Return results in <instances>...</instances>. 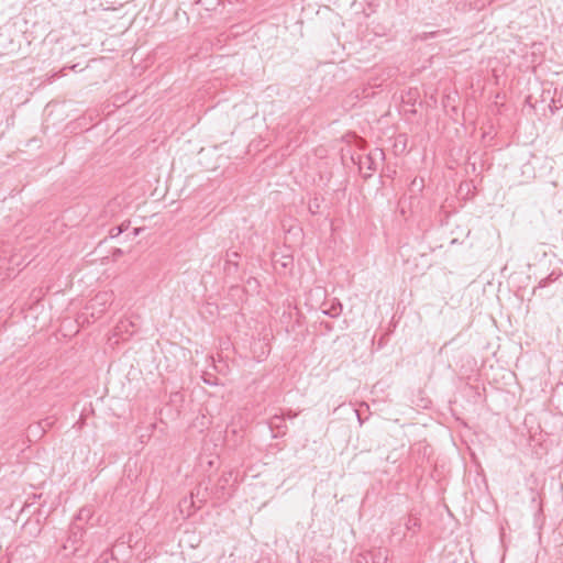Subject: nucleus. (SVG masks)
<instances>
[{"label":"nucleus","instance_id":"nucleus-1","mask_svg":"<svg viewBox=\"0 0 563 563\" xmlns=\"http://www.w3.org/2000/svg\"><path fill=\"white\" fill-rule=\"evenodd\" d=\"M385 156L383 150L375 148L374 151L369 152L368 154L364 156H360L358 158V167L361 170L366 169L368 170L367 174H364L363 177L369 178L372 176V173L376 170L377 168V159H383Z\"/></svg>","mask_w":563,"mask_h":563},{"label":"nucleus","instance_id":"nucleus-2","mask_svg":"<svg viewBox=\"0 0 563 563\" xmlns=\"http://www.w3.org/2000/svg\"><path fill=\"white\" fill-rule=\"evenodd\" d=\"M388 550L385 548H374L360 553L355 563H387Z\"/></svg>","mask_w":563,"mask_h":563},{"label":"nucleus","instance_id":"nucleus-3","mask_svg":"<svg viewBox=\"0 0 563 563\" xmlns=\"http://www.w3.org/2000/svg\"><path fill=\"white\" fill-rule=\"evenodd\" d=\"M240 253L236 251H227L224 261V273L228 276H235L239 272Z\"/></svg>","mask_w":563,"mask_h":563},{"label":"nucleus","instance_id":"nucleus-4","mask_svg":"<svg viewBox=\"0 0 563 563\" xmlns=\"http://www.w3.org/2000/svg\"><path fill=\"white\" fill-rule=\"evenodd\" d=\"M52 424H53V422L48 418H46L35 424H31L29 427V433L31 435H40L41 437L46 431L47 428L52 427Z\"/></svg>","mask_w":563,"mask_h":563},{"label":"nucleus","instance_id":"nucleus-5","mask_svg":"<svg viewBox=\"0 0 563 563\" xmlns=\"http://www.w3.org/2000/svg\"><path fill=\"white\" fill-rule=\"evenodd\" d=\"M14 51L13 41L0 30V54H8Z\"/></svg>","mask_w":563,"mask_h":563},{"label":"nucleus","instance_id":"nucleus-6","mask_svg":"<svg viewBox=\"0 0 563 563\" xmlns=\"http://www.w3.org/2000/svg\"><path fill=\"white\" fill-rule=\"evenodd\" d=\"M71 539L74 542H78L82 538V527L77 522H73L70 526Z\"/></svg>","mask_w":563,"mask_h":563},{"label":"nucleus","instance_id":"nucleus-7","mask_svg":"<svg viewBox=\"0 0 563 563\" xmlns=\"http://www.w3.org/2000/svg\"><path fill=\"white\" fill-rule=\"evenodd\" d=\"M341 312H342V305L340 302L331 305V307L328 310H323V313L331 318L339 317L341 314Z\"/></svg>","mask_w":563,"mask_h":563},{"label":"nucleus","instance_id":"nucleus-8","mask_svg":"<svg viewBox=\"0 0 563 563\" xmlns=\"http://www.w3.org/2000/svg\"><path fill=\"white\" fill-rule=\"evenodd\" d=\"M92 516V512L89 508H81L75 517L74 522L85 521L87 522Z\"/></svg>","mask_w":563,"mask_h":563},{"label":"nucleus","instance_id":"nucleus-9","mask_svg":"<svg viewBox=\"0 0 563 563\" xmlns=\"http://www.w3.org/2000/svg\"><path fill=\"white\" fill-rule=\"evenodd\" d=\"M405 527L406 530L415 532V530L420 527V522L417 518L409 516L406 518Z\"/></svg>","mask_w":563,"mask_h":563},{"label":"nucleus","instance_id":"nucleus-10","mask_svg":"<svg viewBox=\"0 0 563 563\" xmlns=\"http://www.w3.org/2000/svg\"><path fill=\"white\" fill-rule=\"evenodd\" d=\"M128 227H129V223L128 224L122 223L120 225L111 228L110 231H109L110 238L119 236L120 234H122L128 229Z\"/></svg>","mask_w":563,"mask_h":563},{"label":"nucleus","instance_id":"nucleus-11","mask_svg":"<svg viewBox=\"0 0 563 563\" xmlns=\"http://www.w3.org/2000/svg\"><path fill=\"white\" fill-rule=\"evenodd\" d=\"M283 421H284V416L275 415L271 420V429L273 430L274 428H282Z\"/></svg>","mask_w":563,"mask_h":563},{"label":"nucleus","instance_id":"nucleus-12","mask_svg":"<svg viewBox=\"0 0 563 563\" xmlns=\"http://www.w3.org/2000/svg\"><path fill=\"white\" fill-rule=\"evenodd\" d=\"M319 207H320V205H319V201H318V199H317V198H314L313 200H311V201L309 202V206H308L309 211H310L312 214H317V213H318V211H319Z\"/></svg>","mask_w":563,"mask_h":563},{"label":"nucleus","instance_id":"nucleus-13","mask_svg":"<svg viewBox=\"0 0 563 563\" xmlns=\"http://www.w3.org/2000/svg\"><path fill=\"white\" fill-rule=\"evenodd\" d=\"M561 107H563V104H559V106H558V104H556V99H555V98H553V99H552V101H551V103H550V106H549L550 111H551L552 113H555V111H556L559 108H561Z\"/></svg>","mask_w":563,"mask_h":563},{"label":"nucleus","instance_id":"nucleus-14","mask_svg":"<svg viewBox=\"0 0 563 563\" xmlns=\"http://www.w3.org/2000/svg\"><path fill=\"white\" fill-rule=\"evenodd\" d=\"M107 297H108V294L107 292H103V294H98L96 296V300H99L100 302H104L107 300Z\"/></svg>","mask_w":563,"mask_h":563},{"label":"nucleus","instance_id":"nucleus-15","mask_svg":"<svg viewBox=\"0 0 563 563\" xmlns=\"http://www.w3.org/2000/svg\"><path fill=\"white\" fill-rule=\"evenodd\" d=\"M220 484H221V488H224L225 484H228L229 482V477L223 475L221 478H220Z\"/></svg>","mask_w":563,"mask_h":563},{"label":"nucleus","instance_id":"nucleus-16","mask_svg":"<svg viewBox=\"0 0 563 563\" xmlns=\"http://www.w3.org/2000/svg\"><path fill=\"white\" fill-rule=\"evenodd\" d=\"M549 282H550V276L548 278L541 279L540 283H539V286L540 287H545L549 284Z\"/></svg>","mask_w":563,"mask_h":563},{"label":"nucleus","instance_id":"nucleus-17","mask_svg":"<svg viewBox=\"0 0 563 563\" xmlns=\"http://www.w3.org/2000/svg\"><path fill=\"white\" fill-rule=\"evenodd\" d=\"M122 254H123V252H122V250H121V249H115V250H114V252H113V255H114V256H120V255H122Z\"/></svg>","mask_w":563,"mask_h":563},{"label":"nucleus","instance_id":"nucleus-18","mask_svg":"<svg viewBox=\"0 0 563 563\" xmlns=\"http://www.w3.org/2000/svg\"><path fill=\"white\" fill-rule=\"evenodd\" d=\"M141 229L140 228H135L133 229V236H136L139 233H140Z\"/></svg>","mask_w":563,"mask_h":563},{"label":"nucleus","instance_id":"nucleus-19","mask_svg":"<svg viewBox=\"0 0 563 563\" xmlns=\"http://www.w3.org/2000/svg\"><path fill=\"white\" fill-rule=\"evenodd\" d=\"M562 93H563V89H562V92L560 93V97L556 99V102H559L560 104H562Z\"/></svg>","mask_w":563,"mask_h":563},{"label":"nucleus","instance_id":"nucleus-20","mask_svg":"<svg viewBox=\"0 0 563 563\" xmlns=\"http://www.w3.org/2000/svg\"><path fill=\"white\" fill-rule=\"evenodd\" d=\"M287 417H288V418H290V419H291V418H295V417H296V413H291V412L289 411V412H288V415H287Z\"/></svg>","mask_w":563,"mask_h":563},{"label":"nucleus","instance_id":"nucleus-21","mask_svg":"<svg viewBox=\"0 0 563 563\" xmlns=\"http://www.w3.org/2000/svg\"><path fill=\"white\" fill-rule=\"evenodd\" d=\"M201 0H197V2H200Z\"/></svg>","mask_w":563,"mask_h":563}]
</instances>
